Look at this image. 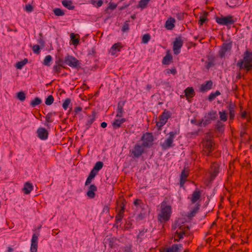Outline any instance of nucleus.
I'll return each instance as SVG.
<instances>
[{
  "label": "nucleus",
  "instance_id": "nucleus-56",
  "mask_svg": "<svg viewBox=\"0 0 252 252\" xmlns=\"http://www.w3.org/2000/svg\"><path fill=\"white\" fill-rule=\"evenodd\" d=\"M52 116V113H49L46 116V117H45L46 122L51 123L53 122V120L51 119Z\"/></svg>",
  "mask_w": 252,
  "mask_h": 252
},
{
  "label": "nucleus",
  "instance_id": "nucleus-23",
  "mask_svg": "<svg viewBox=\"0 0 252 252\" xmlns=\"http://www.w3.org/2000/svg\"><path fill=\"white\" fill-rule=\"evenodd\" d=\"M201 197V192L200 190H194L192 194V196L190 198L191 201L192 203H195L198 199H200Z\"/></svg>",
  "mask_w": 252,
  "mask_h": 252
},
{
  "label": "nucleus",
  "instance_id": "nucleus-42",
  "mask_svg": "<svg viewBox=\"0 0 252 252\" xmlns=\"http://www.w3.org/2000/svg\"><path fill=\"white\" fill-rule=\"evenodd\" d=\"M150 0H140L138 3V7L142 8H146Z\"/></svg>",
  "mask_w": 252,
  "mask_h": 252
},
{
  "label": "nucleus",
  "instance_id": "nucleus-16",
  "mask_svg": "<svg viewBox=\"0 0 252 252\" xmlns=\"http://www.w3.org/2000/svg\"><path fill=\"white\" fill-rule=\"evenodd\" d=\"M182 249V244H174L171 247L165 249L161 252H180Z\"/></svg>",
  "mask_w": 252,
  "mask_h": 252
},
{
  "label": "nucleus",
  "instance_id": "nucleus-5",
  "mask_svg": "<svg viewBox=\"0 0 252 252\" xmlns=\"http://www.w3.org/2000/svg\"><path fill=\"white\" fill-rule=\"evenodd\" d=\"M216 20L217 23L219 24L224 26L232 25L235 22V21L233 19V16L232 15L217 17Z\"/></svg>",
  "mask_w": 252,
  "mask_h": 252
},
{
  "label": "nucleus",
  "instance_id": "nucleus-19",
  "mask_svg": "<svg viewBox=\"0 0 252 252\" xmlns=\"http://www.w3.org/2000/svg\"><path fill=\"white\" fill-rule=\"evenodd\" d=\"M212 85L213 82L211 80L207 81L201 85L200 91L202 92L208 91L212 88Z\"/></svg>",
  "mask_w": 252,
  "mask_h": 252
},
{
  "label": "nucleus",
  "instance_id": "nucleus-52",
  "mask_svg": "<svg viewBox=\"0 0 252 252\" xmlns=\"http://www.w3.org/2000/svg\"><path fill=\"white\" fill-rule=\"evenodd\" d=\"M70 38L74 45H77L78 44L79 40L78 38H75V35L73 33H71Z\"/></svg>",
  "mask_w": 252,
  "mask_h": 252
},
{
  "label": "nucleus",
  "instance_id": "nucleus-53",
  "mask_svg": "<svg viewBox=\"0 0 252 252\" xmlns=\"http://www.w3.org/2000/svg\"><path fill=\"white\" fill-rule=\"evenodd\" d=\"M150 35L149 34H145L142 37V42L143 43H147L150 39Z\"/></svg>",
  "mask_w": 252,
  "mask_h": 252
},
{
  "label": "nucleus",
  "instance_id": "nucleus-13",
  "mask_svg": "<svg viewBox=\"0 0 252 252\" xmlns=\"http://www.w3.org/2000/svg\"><path fill=\"white\" fill-rule=\"evenodd\" d=\"M183 41L181 37L175 38L173 42V50L175 55H178L180 52V49L183 46Z\"/></svg>",
  "mask_w": 252,
  "mask_h": 252
},
{
  "label": "nucleus",
  "instance_id": "nucleus-40",
  "mask_svg": "<svg viewBox=\"0 0 252 252\" xmlns=\"http://www.w3.org/2000/svg\"><path fill=\"white\" fill-rule=\"evenodd\" d=\"M134 204L137 208H140L142 209H144L145 205L142 202L140 199H137L134 201Z\"/></svg>",
  "mask_w": 252,
  "mask_h": 252
},
{
  "label": "nucleus",
  "instance_id": "nucleus-64",
  "mask_svg": "<svg viewBox=\"0 0 252 252\" xmlns=\"http://www.w3.org/2000/svg\"><path fill=\"white\" fill-rule=\"evenodd\" d=\"M204 120L203 119L201 120H200L197 123L195 124L196 125H197L198 126H204Z\"/></svg>",
  "mask_w": 252,
  "mask_h": 252
},
{
  "label": "nucleus",
  "instance_id": "nucleus-36",
  "mask_svg": "<svg viewBox=\"0 0 252 252\" xmlns=\"http://www.w3.org/2000/svg\"><path fill=\"white\" fill-rule=\"evenodd\" d=\"M28 59H25L22 61L17 62L16 64V67L18 69H21L28 63Z\"/></svg>",
  "mask_w": 252,
  "mask_h": 252
},
{
  "label": "nucleus",
  "instance_id": "nucleus-54",
  "mask_svg": "<svg viewBox=\"0 0 252 252\" xmlns=\"http://www.w3.org/2000/svg\"><path fill=\"white\" fill-rule=\"evenodd\" d=\"M32 50L35 54H39L40 52V46L38 45H34L32 47Z\"/></svg>",
  "mask_w": 252,
  "mask_h": 252
},
{
  "label": "nucleus",
  "instance_id": "nucleus-26",
  "mask_svg": "<svg viewBox=\"0 0 252 252\" xmlns=\"http://www.w3.org/2000/svg\"><path fill=\"white\" fill-rule=\"evenodd\" d=\"M33 189V186L32 184L29 183V182H26L24 184V187L23 189V190L24 191V193L25 194H29L32 190Z\"/></svg>",
  "mask_w": 252,
  "mask_h": 252
},
{
  "label": "nucleus",
  "instance_id": "nucleus-59",
  "mask_svg": "<svg viewBox=\"0 0 252 252\" xmlns=\"http://www.w3.org/2000/svg\"><path fill=\"white\" fill-rule=\"evenodd\" d=\"M176 17L179 20H183L184 19V13H177Z\"/></svg>",
  "mask_w": 252,
  "mask_h": 252
},
{
  "label": "nucleus",
  "instance_id": "nucleus-6",
  "mask_svg": "<svg viewBox=\"0 0 252 252\" xmlns=\"http://www.w3.org/2000/svg\"><path fill=\"white\" fill-rule=\"evenodd\" d=\"M64 63L72 68H78L81 67L80 61L73 56L69 55L64 57Z\"/></svg>",
  "mask_w": 252,
  "mask_h": 252
},
{
  "label": "nucleus",
  "instance_id": "nucleus-58",
  "mask_svg": "<svg viewBox=\"0 0 252 252\" xmlns=\"http://www.w3.org/2000/svg\"><path fill=\"white\" fill-rule=\"evenodd\" d=\"M25 10L28 12H31L33 10V7L32 5L28 4L26 5Z\"/></svg>",
  "mask_w": 252,
  "mask_h": 252
},
{
  "label": "nucleus",
  "instance_id": "nucleus-39",
  "mask_svg": "<svg viewBox=\"0 0 252 252\" xmlns=\"http://www.w3.org/2000/svg\"><path fill=\"white\" fill-rule=\"evenodd\" d=\"M41 103V99L39 97H36L31 102L30 104L32 107H34L36 105L40 104Z\"/></svg>",
  "mask_w": 252,
  "mask_h": 252
},
{
  "label": "nucleus",
  "instance_id": "nucleus-35",
  "mask_svg": "<svg viewBox=\"0 0 252 252\" xmlns=\"http://www.w3.org/2000/svg\"><path fill=\"white\" fill-rule=\"evenodd\" d=\"M220 94V93L219 91H217L215 93H212L210 94V95L208 96V100L210 101H212L216 98V97L217 96H218Z\"/></svg>",
  "mask_w": 252,
  "mask_h": 252
},
{
  "label": "nucleus",
  "instance_id": "nucleus-17",
  "mask_svg": "<svg viewBox=\"0 0 252 252\" xmlns=\"http://www.w3.org/2000/svg\"><path fill=\"white\" fill-rule=\"evenodd\" d=\"M97 190V187L94 184L91 185L87 192V195L90 198H94L95 196V191Z\"/></svg>",
  "mask_w": 252,
  "mask_h": 252
},
{
  "label": "nucleus",
  "instance_id": "nucleus-63",
  "mask_svg": "<svg viewBox=\"0 0 252 252\" xmlns=\"http://www.w3.org/2000/svg\"><path fill=\"white\" fill-rule=\"evenodd\" d=\"M176 69L175 68L168 69L167 70V73H171L174 75L176 74Z\"/></svg>",
  "mask_w": 252,
  "mask_h": 252
},
{
  "label": "nucleus",
  "instance_id": "nucleus-48",
  "mask_svg": "<svg viewBox=\"0 0 252 252\" xmlns=\"http://www.w3.org/2000/svg\"><path fill=\"white\" fill-rule=\"evenodd\" d=\"M205 14L207 15V13H205ZM207 20L208 19L207 18L206 15L201 16L199 17V24H200V26H202Z\"/></svg>",
  "mask_w": 252,
  "mask_h": 252
},
{
  "label": "nucleus",
  "instance_id": "nucleus-51",
  "mask_svg": "<svg viewBox=\"0 0 252 252\" xmlns=\"http://www.w3.org/2000/svg\"><path fill=\"white\" fill-rule=\"evenodd\" d=\"M62 67H64L63 66L59 65L58 64H55L53 66V70L55 73H59L61 72Z\"/></svg>",
  "mask_w": 252,
  "mask_h": 252
},
{
  "label": "nucleus",
  "instance_id": "nucleus-61",
  "mask_svg": "<svg viewBox=\"0 0 252 252\" xmlns=\"http://www.w3.org/2000/svg\"><path fill=\"white\" fill-rule=\"evenodd\" d=\"M63 63H64V59H62L61 58L59 59L58 60H56L55 62V64H58L59 65L63 66Z\"/></svg>",
  "mask_w": 252,
  "mask_h": 252
},
{
  "label": "nucleus",
  "instance_id": "nucleus-10",
  "mask_svg": "<svg viewBox=\"0 0 252 252\" xmlns=\"http://www.w3.org/2000/svg\"><path fill=\"white\" fill-rule=\"evenodd\" d=\"M189 230L188 226H185L184 225L180 226L178 230L176 231V234L174 236V241H179L180 240L183 238L188 231Z\"/></svg>",
  "mask_w": 252,
  "mask_h": 252
},
{
  "label": "nucleus",
  "instance_id": "nucleus-34",
  "mask_svg": "<svg viewBox=\"0 0 252 252\" xmlns=\"http://www.w3.org/2000/svg\"><path fill=\"white\" fill-rule=\"evenodd\" d=\"M172 59V56L170 54H167L163 57L162 60V63L163 64H169Z\"/></svg>",
  "mask_w": 252,
  "mask_h": 252
},
{
  "label": "nucleus",
  "instance_id": "nucleus-9",
  "mask_svg": "<svg viewBox=\"0 0 252 252\" xmlns=\"http://www.w3.org/2000/svg\"><path fill=\"white\" fill-rule=\"evenodd\" d=\"M142 145L146 148H150L153 144V136L151 133H146L142 137Z\"/></svg>",
  "mask_w": 252,
  "mask_h": 252
},
{
  "label": "nucleus",
  "instance_id": "nucleus-32",
  "mask_svg": "<svg viewBox=\"0 0 252 252\" xmlns=\"http://www.w3.org/2000/svg\"><path fill=\"white\" fill-rule=\"evenodd\" d=\"M215 128L220 132H222L224 130V125L220 121H218L215 125Z\"/></svg>",
  "mask_w": 252,
  "mask_h": 252
},
{
  "label": "nucleus",
  "instance_id": "nucleus-27",
  "mask_svg": "<svg viewBox=\"0 0 252 252\" xmlns=\"http://www.w3.org/2000/svg\"><path fill=\"white\" fill-rule=\"evenodd\" d=\"M97 172H95L94 170H92L85 182V186H88L91 184L92 180L96 175Z\"/></svg>",
  "mask_w": 252,
  "mask_h": 252
},
{
  "label": "nucleus",
  "instance_id": "nucleus-50",
  "mask_svg": "<svg viewBox=\"0 0 252 252\" xmlns=\"http://www.w3.org/2000/svg\"><path fill=\"white\" fill-rule=\"evenodd\" d=\"M91 3L97 7H99L101 6L103 3V0H98V1H96L94 0H91Z\"/></svg>",
  "mask_w": 252,
  "mask_h": 252
},
{
  "label": "nucleus",
  "instance_id": "nucleus-25",
  "mask_svg": "<svg viewBox=\"0 0 252 252\" xmlns=\"http://www.w3.org/2000/svg\"><path fill=\"white\" fill-rule=\"evenodd\" d=\"M121 48V44L120 43H117L114 44L110 50V53L112 55H115L117 52L120 51Z\"/></svg>",
  "mask_w": 252,
  "mask_h": 252
},
{
  "label": "nucleus",
  "instance_id": "nucleus-57",
  "mask_svg": "<svg viewBox=\"0 0 252 252\" xmlns=\"http://www.w3.org/2000/svg\"><path fill=\"white\" fill-rule=\"evenodd\" d=\"M117 6V4L114 3L110 2L107 9H110L112 10H114Z\"/></svg>",
  "mask_w": 252,
  "mask_h": 252
},
{
  "label": "nucleus",
  "instance_id": "nucleus-15",
  "mask_svg": "<svg viewBox=\"0 0 252 252\" xmlns=\"http://www.w3.org/2000/svg\"><path fill=\"white\" fill-rule=\"evenodd\" d=\"M39 234L34 233L31 240V252H37Z\"/></svg>",
  "mask_w": 252,
  "mask_h": 252
},
{
  "label": "nucleus",
  "instance_id": "nucleus-24",
  "mask_svg": "<svg viewBox=\"0 0 252 252\" xmlns=\"http://www.w3.org/2000/svg\"><path fill=\"white\" fill-rule=\"evenodd\" d=\"M125 210V207L124 206L121 207V209L119 211L117 215L116 216V222L118 224L120 222L124 217V213Z\"/></svg>",
  "mask_w": 252,
  "mask_h": 252
},
{
  "label": "nucleus",
  "instance_id": "nucleus-38",
  "mask_svg": "<svg viewBox=\"0 0 252 252\" xmlns=\"http://www.w3.org/2000/svg\"><path fill=\"white\" fill-rule=\"evenodd\" d=\"M52 60V57L51 55H47L45 57L44 61L43 64L46 66H50L51 62Z\"/></svg>",
  "mask_w": 252,
  "mask_h": 252
},
{
  "label": "nucleus",
  "instance_id": "nucleus-18",
  "mask_svg": "<svg viewBox=\"0 0 252 252\" xmlns=\"http://www.w3.org/2000/svg\"><path fill=\"white\" fill-rule=\"evenodd\" d=\"M96 118V114L94 111L92 112V114L91 115L88 116L87 120L86 123V129H89L91 125L94 123Z\"/></svg>",
  "mask_w": 252,
  "mask_h": 252
},
{
  "label": "nucleus",
  "instance_id": "nucleus-47",
  "mask_svg": "<svg viewBox=\"0 0 252 252\" xmlns=\"http://www.w3.org/2000/svg\"><path fill=\"white\" fill-rule=\"evenodd\" d=\"M17 97L20 100L23 101L26 98V94L23 92L21 91L17 93Z\"/></svg>",
  "mask_w": 252,
  "mask_h": 252
},
{
  "label": "nucleus",
  "instance_id": "nucleus-3",
  "mask_svg": "<svg viewBox=\"0 0 252 252\" xmlns=\"http://www.w3.org/2000/svg\"><path fill=\"white\" fill-rule=\"evenodd\" d=\"M202 145L203 146V154L207 156H210L212 152L214 150V143L208 133L202 142Z\"/></svg>",
  "mask_w": 252,
  "mask_h": 252
},
{
  "label": "nucleus",
  "instance_id": "nucleus-60",
  "mask_svg": "<svg viewBox=\"0 0 252 252\" xmlns=\"http://www.w3.org/2000/svg\"><path fill=\"white\" fill-rule=\"evenodd\" d=\"M214 65V61L213 60H211V61H209L208 62L206 63V66L207 69H209V68L212 67Z\"/></svg>",
  "mask_w": 252,
  "mask_h": 252
},
{
  "label": "nucleus",
  "instance_id": "nucleus-49",
  "mask_svg": "<svg viewBox=\"0 0 252 252\" xmlns=\"http://www.w3.org/2000/svg\"><path fill=\"white\" fill-rule=\"evenodd\" d=\"M71 102V100L70 98H67L65 99L64 102L63 104V107L64 110H66L69 106Z\"/></svg>",
  "mask_w": 252,
  "mask_h": 252
},
{
  "label": "nucleus",
  "instance_id": "nucleus-45",
  "mask_svg": "<svg viewBox=\"0 0 252 252\" xmlns=\"http://www.w3.org/2000/svg\"><path fill=\"white\" fill-rule=\"evenodd\" d=\"M54 14L58 16H63L64 15V12L63 10L59 8H56L54 9Z\"/></svg>",
  "mask_w": 252,
  "mask_h": 252
},
{
  "label": "nucleus",
  "instance_id": "nucleus-31",
  "mask_svg": "<svg viewBox=\"0 0 252 252\" xmlns=\"http://www.w3.org/2000/svg\"><path fill=\"white\" fill-rule=\"evenodd\" d=\"M63 5L68 9H73L74 6L72 5V1L67 0H63L62 1Z\"/></svg>",
  "mask_w": 252,
  "mask_h": 252
},
{
  "label": "nucleus",
  "instance_id": "nucleus-2",
  "mask_svg": "<svg viewBox=\"0 0 252 252\" xmlns=\"http://www.w3.org/2000/svg\"><path fill=\"white\" fill-rule=\"evenodd\" d=\"M160 208L161 212L158 215V220L161 222H164L170 219L172 208L170 205H166L164 202L161 204Z\"/></svg>",
  "mask_w": 252,
  "mask_h": 252
},
{
  "label": "nucleus",
  "instance_id": "nucleus-1",
  "mask_svg": "<svg viewBox=\"0 0 252 252\" xmlns=\"http://www.w3.org/2000/svg\"><path fill=\"white\" fill-rule=\"evenodd\" d=\"M237 66L240 69H244L247 71L252 69V53L247 51L244 56L243 60H240L237 63Z\"/></svg>",
  "mask_w": 252,
  "mask_h": 252
},
{
  "label": "nucleus",
  "instance_id": "nucleus-7",
  "mask_svg": "<svg viewBox=\"0 0 252 252\" xmlns=\"http://www.w3.org/2000/svg\"><path fill=\"white\" fill-rule=\"evenodd\" d=\"M170 116V112L166 110H164L161 115L159 116V121L157 122L156 124L158 130H161V127L167 123Z\"/></svg>",
  "mask_w": 252,
  "mask_h": 252
},
{
  "label": "nucleus",
  "instance_id": "nucleus-29",
  "mask_svg": "<svg viewBox=\"0 0 252 252\" xmlns=\"http://www.w3.org/2000/svg\"><path fill=\"white\" fill-rule=\"evenodd\" d=\"M185 94L187 97H192L195 95V92L192 87H188L185 90Z\"/></svg>",
  "mask_w": 252,
  "mask_h": 252
},
{
  "label": "nucleus",
  "instance_id": "nucleus-12",
  "mask_svg": "<svg viewBox=\"0 0 252 252\" xmlns=\"http://www.w3.org/2000/svg\"><path fill=\"white\" fill-rule=\"evenodd\" d=\"M145 152L144 147L139 144L135 145L133 149L130 151L134 158L140 157Z\"/></svg>",
  "mask_w": 252,
  "mask_h": 252
},
{
  "label": "nucleus",
  "instance_id": "nucleus-33",
  "mask_svg": "<svg viewBox=\"0 0 252 252\" xmlns=\"http://www.w3.org/2000/svg\"><path fill=\"white\" fill-rule=\"evenodd\" d=\"M103 163L101 161H97L95 164L94 168H93V170L97 173V171L100 170L103 167Z\"/></svg>",
  "mask_w": 252,
  "mask_h": 252
},
{
  "label": "nucleus",
  "instance_id": "nucleus-20",
  "mask_svg": "<svg viewBox=\"0 0 252 252\" xmlns=\"http://www.w3.org/2000/svg\"><path fill=\"white\" fill-rule=\"evenodd\" d=\"M126 119L125 118L115 119L112 123V125L114 128L117 129L122 126V125L125 122Z\"/></svg>",
  "mask_w": 252,
  "mask_h": 252
},
{
  "label": "nucleus",
  "instance_id": "nucleus-43",
  "mask_svg": "<svg viewBox=\"0 0 252 252\" xmlns=\"http://www.w3.org/2000/svg\"><path fill=\"white\" fill-rule=\"evenodd\" d=\"M147 232V229H143L140 231L139 234L137 235V239H139L140 241H141L146 236L145 233Z\"/></svg>",
  "mask_w": 252,
  "mask_h": 252
},
{
  "label": "nucleus",
  "instance_id": "nucleus-21",
  "mask_svg": "<svg viewBox=\"0 0 252 252\" xmlns=\"http://www.w3.org/2000/svg\"><path fill=\"white\" fill-rule=\"evenodd\" d=\"M189 175V172L188 171L186 170L185 169H184L181 172V175H180V187H183L185 182L187 180V178Z\"/></svg>",
  "mask_w": 252,
  "mask_h": 252
},
{
  "label": "nucleus",
  "instance_id": "nucleus-46",
  "mask_svg": "<svg viewBox=\"0 0 252 252\" xmlns=\"http://www.w3.org/2000/svg\"><path fill=\"white\" fill-rule=\"evenodd\" d=\"M54 100L53 96L52 95H50L46 99L45 103L47 105H50L53 103Z\"/></svg>",
  "mask_w": 252,
  "mask_h": 252
},
{
  "label": "nucleus",
  "instance_id": "nucleus-30",
  "mask_svg": "<svg viewBox=\"0 0 252 252\" xmlns=\"http://www.w3.org/2000/svg\"><path fill=\"white\" fill-rule=\"evenodd\" d=\"M123 105L124 103L119 102L118 103V108L117 109V114L116 117L118 118H121L123 116V114L124 113L123 110Z\"/></svg>",
  "mask_w": 252,
  "mask_h": 252
},
{
  "label": "nucleus",
  "instance_id": "nucleus-55",
  "mask_svg": "<svg viewBox=\"0 0 252 252\" xmlns=\"http://www.w3.org/2000/svg\"><path fill=\"white\" fill-rule=\"evenodd\" d=\"M128 29H129L128 21H126L125 22V23H124V25L123 26L122 30L123 32H126V31H127Z\"/></svg>",
  "mask_w": 252,
  "mask_h": 252
},
{
  "label": "nucleus",
  "instance_id": "nucleus-37",
  "mask_svg": "<svg viewBox=\"0 0 252 252\" xmlns=\"http://www.w3.org/2000/svg\"><path fill=\"white\" fill-rule=\"evenodd\" d=\"M234 105L232 104L229 105L228 109H229V117L230 119L233 120L235 115V111L234 110Z\"/></svg>",
  "mask_w": 252,
  "mask_h": 252
},
{
  "label": "nucleus",
  "instance_id": "nucleus-8",
  "mask_svg": "<svg viewBox=\"0 0 252 252\" xmlns=\"http://www.w3.org/2000/svg\"><path fill=\"white\" fill-rule=\"evenodd\" d=\"M217 112L214 110H211L206 114L204 116V119H203L204 122V127H205L210 124L212 121L216 120L217 118Z\"/></svg>",
  "mask_w": 252,
  "mask_h": 252
},
{
  "label": "nucleus",
  "instance_id": "nucleus-11",
  "mask_svg": "<svg viewBox=\"0 0 252 252\" xmlns=\"http://www.w3.org/2000/svg\"><path fill=\"white\" fill-rule=\"evenodd\" d=\"M232 46L231 41L226 42L222 44L220 49L219 52V55L220 58H222L225 56V54L231 51Z\"/></svg>",
  "mask_w": 252,
  "mask_h": 252
},
{
  "label": "nucleus",
  "instance_id": "nucleus-44",
  "mask_svg": "<svg viewBox=\"0 0 252 252\" xmlns=\"http://www.w3.org/2000/svg\"><path fill=\"white\" fill-rule=\"evenodd\" d=\"M199 209V205H197V206H196L195 207H194L190 212V213L189 214L188 217L189 218H192V217H193L195 214L197 213V212H198V210Z\"/></svg>",
  "mask_w": 252,
  "mask_h": 252
},
{
  "label": "nucleus",
  "instance_id": "nucleus-62",
  "mask_svg": "<svg viewBox=\"0 0 252 252\" xmlns=\"http://www.w3.org/2000/svg\"><path fill=\"white\" fill-rule=\"evenodd\" d=\"M242 117L245 119H246L247 121L249 122L250 120V117L248 116V114L246 112H243L242 113Z\"/></svg>",
  "mask_w": 252,
  "mask_h": 252
},
{
  "label": "nucleus",
  "instance_id": "nucleus-14",
  "mask_svg": "<svg viewBox=\"0 0 252 252\" xmlns=\"http://www.w3.org/2000/svg\"><path fill=\"white\" fill-rule=\"evenodd\" d=\"M36 133L38 137L41 140H45L48 137L49 133L44 127H39L37 130Z\"/></svg>",
  "mask_w": 252,
  "mask_h": 252
},
{
  "label": "nucleus",
  "instance_id": "nucleus-28",
  "mask_svg": "<svg viewBox=\"0 0 252 252\" xmlns=\"http://www.w3.org/2000/svg\"><path fill=\"white\" fill-rule=\"evenodd\" d=\"M219 172V167L217 164H213L211 166V178L214 179L216 177Z\"/></svg>",
  "mask_w": 252,
  "mask_h": 252
},
{
  "label": "nucleus",
  "instance_id": "nucleus-41",
  "mask_svg": "<svg viewBox=\"0 0 252 252\" xmlns=\"http://www.w3.org/2000/svg\"><path fill=\"white\" fill-rule=\"evenodd\" d=\"M220 117L221 121L225 122L227 120V114L225 111L219 112Z\"/></svg>",
  "mask_w": 252,
  "mask_h": 252
},
{
  "label": "nucleus",
  "instance_id": "nucleus-4",
  "mask_svg": "<svg viewBox=\"0 0 252 252\" xmlns=\"http://www.w3.org/2000/svg\"><path fill=\"white\" fill-rule=\"evenodd\" d=\"M179 133V132L177 130L170 132L168 134V137L163 142H160V145L162 150H165L173 147L174 146L173 143L174 139Z\"/></svg>",
  "mask_w": 252,
  "mask_h": 252
},
{
  "label": "nucleus",
  "instance_id": "nucleus-22",
  "mask_svg": "<svg viewBox=\"0 0 252 252\" xmlns=\"http://www.w3.org/2000/svg\"><path fill=\"white\" fill-rule=\"evenodd\" d=\"M175 20L172 17L169 18L165 22V27L168 30H172L175 27Z\"/></svg>",
  "mask_w": 252,
  "mask_h": 252
}]
</instances>
